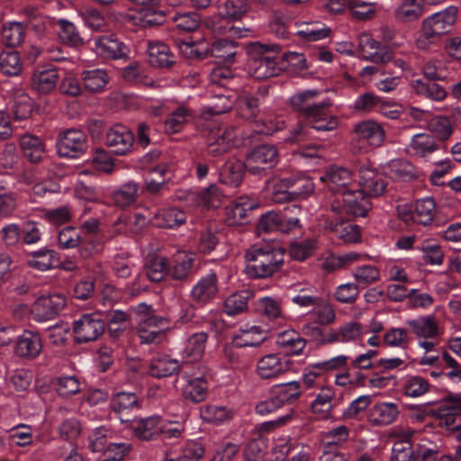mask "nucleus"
<instances>
[{
	"label": "nucleus",
	"mask_w": 461,
	"mask_h": 461,
	"mask_svg": "<svg viewBox=\"0 0 461 461\" xmlns=\"http://www.w3.org/2000/svg\"><path fill=\"white\" fill-rule=\"evenodd\" d=\"M247 70L250 77L264 80L280 74L278 48L253 42L248 46Z\"/></svg>",
	"instance_id": "nucleus-1"
},
{
	"label": "nucleus",
	"mask_w": 461,
	"mask_h": 461,
	"mask_svg": "<svg viewBox=\"0 0 461 461\" xmlns=\"http://www.w3.org/2000/svg\"><path fill=\"white\" fill-rule=\"evenodd\" d=\"M246 272L252 277L265 278L277 272L284 263V251L269 245H254L246 253Z\"/></svg>",
	"instance_id": "nucleus-2"
},
{
	"label": "nucleus",
	"mask_w": 461,
	"mask_h": 461,
	"mask_svg": "<svg viewBox=\"0 0 461 461\" xmlns=\"http://www.w3.org/2000/svg\"><path fill=\"white\" fill-rule=\"evenodd\" d=\"M369 196L360 189H348L330 202V213L364 217L370 210Z\"/></svg>",
	"instance_id": "nucleus-3"
},
{
	"label": "nucleus",
	"mask_w": 461,
	"mask_h": 461,
	"mask_svg": "<svg viewBox=\"0 0 461 461\" xmlns=\"http://www.w3.org/2000/svg\"><path fill=\"white\" fill-rule=\"evenodd\" d=\"M137 312L141 316L138 328V336L141 343H158L165 336L167 329V320L151 314V306L140 303L136 307Z\"/></svg>",
	"instance_id": "nucleus-4"
},
{
	"label": "nucleus",
	"mask_w": 461,
	"mask_h": 461,
	"mask_svg": "<svg viewBox=\"0 0 461 461\" xmlns=\"http://www.w3.org/2000/svg\"><path fill=\"white\" fill-rule=\"evenodd\" d=\"M435 202L430 197L417 200L413 203H402L397 206L400 219L409 226L429 225L434 218Z\"/></svg>",
	"instance_id": "nucleus-5"
},
{
	"label": "nucleus",
	"mask_w": 461,
	"mask_h": 461,
	"mask_svg": "<svg viewBox=\"0 0 461 461\" xmlns=\"http://www.w3.org/2000/svg\"><path fill=\"white\" fill-rule=\"evenodd\" d=\"M312 333L318 335L316 338L322 345L341 343H355L362 339L364 328L361 323L356 321H347L336 329H330L324 332L320 328H312Z\"/></svg>",
	"instance_id": "nucleus-6"
},
{
	"label": "nucleus",
	"mask_w": 461,
	"mask_h": 461,
	"mask_svg": "<svg viewBox=\"0 0 461 461\" xmlns=\"http://www.w3.org/2000/svg\"><path fill=\"white\" fill-rule=\"evenodd\" d=\"M66 297L62 294L42 295L31 306L32 319L44 322L54 319L66 305Z\"/></svg>",
	"instance_id": "nucleus-7"
},
{
	"label": "nucleus",
	"mask_w": 461,
	"mask_h": 461,
	"mask_svg": "<svg viewBox=\"0 0 461 461\" xmlns=\"http://www.w3.org/2000/svg\"><path fill=\"white\" fill-rule=\"evenodd\" d=\"M87 137L80 130L63 131L57 141V151L60 157L78 158L86 151Z\"/></svg>",
	"instance_id": "nucleus-8"
},
{
	"label": "nucleus",
	"mask_w": 461,
	"mask_h": 461,
	"mask_svg": "<svg viewBox=\"0 0 461 461\" xmlns=\"http://www.w3.org/2000/svg\"><path fill=\"white\" fill-rule=\"evenodd\" d=\"M278 153L272 145H261L249 152L245 159L244 167L253 175L260 174L277 163Z\"/></svg>",
	"instance_id": "nucleus-9"
},
{
	"label": "nucleus",
	"mask_w": 461,
	"mask_h": 461,
	"mask_svg": "<svg viewBox=\"0 0 461 461\" xmlns=\"http://www.w3.org/2000/svg\"><path fill=\"white\" fill-rule=\"evenodd\" d=\"M292 368L291 361L284 356L271 353L260 357L257 362V375L264 380L276 379Z\"/></svg>",
	"instance_id": "nucleus-10"
},
{
	"label": "nucleus",
	"mask_w": 461,
	"mask_h": 461,
	"mask_svg": "<svg viewBox=\"0 0 461 461\" xmlns=\"http://www.w3.org/2000/svg\"><path fill=\"white\" fill-rule=\"evenodd\" d=\"M104 331V323L97 313L82 315L74 321V332L78 343L97 339Z\"/></svg>",
	"instance_id": "nucleus-11"
},
{
	"label": "nucleus",
	"mask_w": 461,
	"mask_h": 461,
	"mask_svg": "<svg viewBox=\"0 0 461 461\" xmlns=\"http://www.w3.org/2000/svg\"><path fill=\"white\" fill-rule=\"evenodd\" d=\"M303 118L311 129L318 131H330L339 125L338 118L330 113L325 103L313 104Z\"/></svg>",
	"instance_id": "nucleus-12"
},
{
	"label": "nucleus",
	"mask_w": 461,
	"mask_h": 461,
	"mask_svg": "<svg viewBox=\"0 0 461 461\" xmlns=\"http://www.w3.org/2000/svg\"><path fill=\"white\" fill-rule=\"evenodd\" d=\"M42 340L39 333L25 330L14 345V355L22 359H36L42 351Z\"/></svg>",
	"instance_id": "nucleus-13"
},
{
	"label": "nucleus",
	"mask_w": 461,
	"mask_h": 461,
	"mask_svg": "<svg viewBox=\"0 0 461 461\" xmlns=\"http://www.w3.org/2000/svg\"><path fill=\"white\" fill-rule=\"evenodd\" d=\"M133 143V134L124 125L115 124L106 132L105 144L116 155L123 156L131 152Z\"/></svg>",
	"instance_id": "nucleus-14"
},
{
	"label": "nucleus",
	"mask_w": 461,
	"mask_h": 461,
	"mask_svg": "<svg viewBox=\"0 0 461 461\" xmlns=\"http://www.w3.org/2000/svg\"><path fill=\"white\" fill-rule=\"evenodd\" d=\"M405 323L419 339H437L442 334V328L434 314L420 315Z\"/></svg>",
	"instance_id": "nucleus-15"
},
{
	"label": "nucleus",
	"mask_w": 461,
	"mask_h": 461,
	"mask_svg": "<svg viewBox=\"0 0 461 461\" xmlns=\"http://www.w3.org/2000/svg\"><path fill=\"white\" fill-rule=\"evenodd\" d=\"M218 278L214 272L202 276L193 286L190 296L193 302L205 305L214 300L218 294Z\"/></svg>",
	"instance_id": "nucleus-16"
},
{
	"label": "nucleus",
	"mask_w": 461,
	"mask_h": 461,
	"mask_svg": "<svg viewBox=\"0 0 461 461\" xmlns=\"http://www.w3.org/2000/svg\"><path fill=\"white\" fill-rule=\"evenodd\" d=\"M236 133L231 127H219L210 132L207 152L212 157L221 156L235 146Z\"/></svg>",
	"instance_id": "nucleus-17"
},
{
	"label": "nucleus",
	"mask_w": 461,
	"mask_h": 461,
	"mask_svg": "<svg viewBox=\"0 0 461 461\" xmlns=\"http://www.w3.org/2000/svg\"><path fill=\"white\" fill-rule=\"evenodd\" d=\"M346 215H334L330 213L325 221V229L336 234L346 243H356L360 240L359 228L352 223H346Z\"/></svg>",
	"instance_id": "nucleus-18"
},
{
	"label": "nucleus",
	"mask_w": 461,
	"mask_h": 461,
	"mask_svg": "<svg viewBox=\"0 0 461 461\" xmlns=\"http://www.w3.org/2000/svg\"><path fill=\"white\" fill-rule=\"evenodd\" d=\"M359 185L369 197L379 196L384 192L386 182L383 174L375 167L366 165L359 169Z\"/></svg>",
	"instance_id": "nucleus-19"
},
{
	"label": "nucleus",
	"mask_w": 461,
	"mask_h": 461,
	"mask_svg": "<svg viewBox=\"0 0 461 461\" xmlns=\"http://www.w3.org/2000/svg\"><path fill=\"white\" fill-rule=\"evenodd\" d=\"M93 41L95 53L104 59H118L127 56V47L114 34L98 36Z\"/></svg>",
	"instance_id": "nucleus-20"
},
{
	"label": "nucleus",
	"mask_w": 461,
	"mask_h": 461,
	"mask_svg": "<svg viewBox=\"0 0 461 461\" xmlns=\"http://www.w3.org/2000/svg\"><path fill=\"white\" fill-rule=\"evenodd\" d=\"M321 180L327 183L329 189L335 197L353 187L352 173L345 167H331Z\"/></svg>",
	"instance_id": "nucleus-21"
},
{
	"label": "nucleus",
	"mask_w": 461,
	"mask_h": 461,
	"mask_svg": "<svg viewBox=\"0 0 461 461\" xmlns=\"http://www.w3.org/2000/svg\"><path fill=\"white\" fill-rule=\"evenodd\" d=\"M359 48L362 58L375 64H384L391 60V53L380 47V43L368 33L359 36Z\"/></svg>",
	"instance_id": "nucleus-22"
},
{
	"label": "nucleus",
	"mask_w": 461,
	"mask_h": 461,
	"mask_svg": "<svg viewBox=\"0 0 461 461\" xmlns=\"http://www.w3.org/2000/svg\"><path fill=\"white\" fill-rule=\"evenodd\" d=\"M258 206V203L249 196H240L225 209V221L229 225H239L246 221L247 213Z\"/></svg>",
	"instance_id": "nucleus-23"
},
{
	"label": "nucleus",
	"mask_w": 461,
	"mask_h": 461,
	"mask_svg": "<svg viewBox=\"0 0 461 461\" xmlns=\"http://www.w3.org/2000/svg\"><path fill=\"white\" fill-rule=\"evenodd\" d=\"M457 8L450 5L444 10L435 13L425 18L423 22L428 24L436 34L441 35L448 32L456 23Z\"/></svg>",
	"instance_id": "nucleus-24"
},
{
	"label": "nucleus",
	"mask_w": 461,
	"mask_h": 461,
	"mask_svg": "<svg viewBox=\"0 0 461 461\" xmlns=\"http://www.w3.org/2000/svg\"><path fill=\"white\" fill-rule=\"evenodd\" d=\"M267 339L266 331L258 325L245 324L232 338L236 348L258 347Z\"/></svg>",
	"instance_id": "nucleus-25"
},
{
	"label": "nucleus",
	"mask_w": 461,
	"mask_h": 461,
	"mask_svg": "<svg viewBox=\"0 0 461 461\" xmlns=\"http://www.w3.org/2000/svg\"><path fill=\"white\" fill-rule=\"evenodd\" d=\"M59 79L56 68H38L32 74L31 86L39 94H50L56 88Z\"/></svg>",
	"instance_id": "nucleus-26"
},
{
	"label": "nucleus",
	"mask_w": 461,
	"mask_h": 461,
	"mask_svg": "<svg viewBox=\"0 0 461 461\" xmlns=\"http://www.w3.org/2000/svg\"><path fill=\"white\" fill-rule=\"evenodd\" d=\"M355 133L359 141H363L371 147H379L384 140V131L382 127L374 121H363L355 126Z\"/></svg>",
	"instance_id": "nucleus-27"
},
{
	"label": "nucleus",
	"mask_w": 461,
	"mask_h": 461,
	"mask_svg": "<svg viewBox=\"0 0 461 461\" xmlns=\"http://www.w3.org/2000/svg\"><path fill=\"white\" fill-rule=\"evenodd\" d=\"M425 12L426 0H402L394 10V18L401 23H412Z\"/></svg>",
	"instance_id": "nucleus-28"
},
{
	"label": "nucleus",
	"mask_w": 461,
	"mask_h": 461,
	"mask_svg": "<svg viewBox=\"0 0 461 461\" xmlns=\"http://www.w3.org/2000/svg\"><path fill=\"white\" fill-rule=\"evenodd\" d=\"M207 339V334L203 331L191 335L181 350L182 358L188 363L200 360L203 356Z\"/></svg>",
	"instance_id": "nucleus-29"
},
{
	"label": "nucleus",
	"mask_w": 461,
	"mask_h": 461,
	"mask_svg": "<svg viewBox=\"0 0 461 461\" xmlns=\"http://www.w3.org/2000/svg\"><path fill=\"white\" fill-rule=\"evenodd\" d=\"M158 228L173 229L185 222V213L175 207L163 208L149 219Z\"/></svg>",
	"instance_id": "nucleus-30"
},
{
	"label": "nucleus",
	"mask_w": 461,
	"mask_h": 461,
	"mask_svg": "<svg viewBox=\"0 0 461 461\" xmlns=\"http://www.w3.org/2000/svg\"><path fill=\"white\" fill-rule=\"evenodd\" d=\"M113 409L122 422L131 421L130 414L139 409L138 397L135 393L120 392L113 399Z\"/></svg>",
	"instance_id": "nucleus-31"
},
{
	"label": "nucleus",
	"mask_w": 461,
	"mask_h": 461,
	"mask_svg": "<svg viewBox=\"0 0 461 461\" xmlns=\"http://www.w3.org/2000/svg\"><path fill=\"white\" fill-rule=\"evenodd\" d=\"M287 223L288 226H285L282 215L275 212H268L261 216L257 228L259 232L287 231L298 226L299 219L290 218Z\"/></svg>",
	"instance_id": "nucleus-32"
},
{
	"label": "nucleus",
	"mask_w": 461,
	"mask_h": 461,
	"mask_svg": "<svg viewBox=\"0 0 461 461\" xmlns=\"http://www.w3.org/2000/svg\"><path fill=\"white\" fill-rule=\"evenodd\" d=\"M399 415V409L393 402H379L374 405L369 413L372 424L385 426L393 423Z\"/></svg>",
	"instance_id": "nucleus-33"
},
{
	"label": "nucleus",
	"mask_w": 461,
	"mask_h": 461,
	"mask_svg": "<svg viewBox=\"0 0 461 461\" xmlns=\"http://www.w3.org/2000/svg\"><path fill=\"white\" fill-rule=\"evenodd\" d=\"M180 363L176 358L167 356L155 357L150 360L149 374L157 378L173 375L180 370Z\"/></svg>",
	"instance_id": "nucleus-34"
},
{
	"label": "nucleus",
	"mask_w": 461,
	"mask_h": 461,
	"mask_svg": "<svg viewBox=\"0 0 461 461\" xmlns=\"http://www.w3.org/2000/svg\"><path fill=\"white\" fill-rule=\"evenodd\" d=\"M185 384L183 387V396L194 402L203 401L207 394L208 384L203 376L184 375Z\"/></svg>",
	"instance_id": "nucleus-35"
},
{
	"label": "nucleus",
	"mask_w": 461,
	"mask_h": 461,
	"mask_svg": "<svg viewBox=\"0 0 461 461\" xmlns=\"http://www.w3.org/2000/svg\"><path fill=\"white\" fill-rule=\"evenodd\" d=\"M20 147L23 156L32 163L40 162L46 153L43 141L34 135L26 134L20 140Z\"/></svg>",
	"instance_id": "nucleus-36"
},
{
	"label": "nucleus",
	"mask_w": 461,
	"mask_h": 461,
	"mask_svg": "<svg viewBox=\"0 0 461 461\" xmlns=\"http://www.w3.org/2000/svg\"><path fill=\"white\" fill-rule=\"evenodd\" d=\"M233 410L221 404H208L201 408V418L209 423L219 425L230 421L233 418Z\"/></svg>",
	"instance_id": "nucleus-37"
},
{
	"label": "nucleus",
	"mask_w": 461,
	"mask_h": 461,
	"mask_svg": "<svg viewBox=\"0 0 461 461\" xmlns=\"http://www.w3.org/2000/svg\"><path fill=\"white\" fill-rule=\"evenodd\" d=\"M438 149L432 136L418 133L412 136L408 149L412 156L426 158Z\"/></svg>",
	"instance_id": "nucleus-38"
},
{
	"label": "nucleus",
	"mask_w": 461,
	"mask_h": 461,
	"mask_svg": "<svg viewBox=\"0 0 461 461\" xmlns=\"http://www.w3.org/2000/svg\"><path fill=\"white\" fill-rule=\"evenodd\" d=\"M331 30L323 23L312 21L299 25L296 34L307 41H317L327 38Z\"/></svg>",
	"instance_id": "nucleus-39"
},
{
	"label": "nucleus",
	"mask_w": 461,
	"mask_h": 461,
	"mask_svg": "<svg viewBox=\"0 0 461 461\" xmlns=\"http://www.w3.org/2000/svg\"><path fill=\"white\" fill-rule=\"evenodd\" d=\"M193 263L194 256L192 253L178 252L175 255L171 266L168 267V274L176 280H183L188 276Z\"/></svg>",
	"instance_id": "nucleus-40"
},
{
	"label": "nucleus",
	"mask_w": 461,
	"mask_h": 461,
	"mask_svg": "<svg viewBox=\"0 0 461 461\" xmlns=\"http://www.w3.org/2000/svg\"><path fill=\"white\" fill-rule=\"evenodd\" d=\"M149 61L151 65L167 68L174 63V55L167 45L162 42H151L148 45Z\"/></svg>",
	"instance_id": "nucleus-41"
},
{
	"label": "nucleus",
	"mask_w": 461,
	"mask_h": 461,
	"mask_svg": "<svg viewBox=\"0 0 461 461\" xmlns=\"http://www.w3.org/2000/svg\"><path fill=\"white\" fill-rule=\"evenodd\" d=\"M258 312L268 321L281 322L285 320L281 302L273 297H261L257 300Z\"/></svg>",
	"instance_id": "nucleus-42"
},
{
	"label": "nucleus",
	"mask_w": 461,
	"mask_h": 461,
	"mask_svg": "<svg viewBox=\"0 0 461 461\" xmlns=\"http://www.w3.org/2000/svg\"><path fill=\"white\" fill-rule=\"evenodd\" d=\"M267 190L274 203H283L293 200L288 177H274L268 182Z\"/></svg>",
	"instance_id": "nucleus-43"
},
{
	"label": "nucleus",
	"mask_w": 461,
	"mask_h": 461,
	"mask_svg": "<svg viewBox=\"0 0 461 461\" xmlns=\"http://www.w3.org/2000/svg\"><path fill=\"white\" fill-rule=\"evenodd\" d=\"M288 179L293 200L304 199L314 191L315 185L308 176L298 174L289 176Z\"/></svg>",
	"instance_id": "nucleus-44"
},
{
	"label": "nucleus",
	"mask_w": 461,
	"mask_h": 461,
	"mask_svg": "<svg viewBox=\"0 0 461 461\" xmlns=\"http://www.w3.org/2000/svg\"><path fill=\"white\" fill-rule=\"evenodd\" d=\"M303 393L302 385L297 381L280 384L275 386L274 393L282 407L295 402Z\"/></svg>",
	"instance_id": "nucleus-45"
},
{
	"label": "nucleus",
	"mask_w": 461,
	"mask_h": 461,
	"mask_svg": "<svg viewBox=\"0 0 461 461\" xmlns=\"http://www.w3.org/2000/svg\"><path fill=\"white\" fill-rule=\"evenodd\" d=\"M402 439L396 441L392 448L391 461H411L414 458V451L411 442L408 440L413 434L410 429L401 431Z\"/></svg>",
	"instance_id": "nucleus-46"
},
{
	"label": "nucleus",
	"mask_w": 461,
	"mask_h": 461,
	"mask_svg": "<svg viewBox=\"0 0 461 461\" xmlns=\"http://www.w3.org/2000/svg\"><path fill=\"white\" fill-rule=\"evenodd\" d=\"M244 163L231 159L227 161L220 174L221 181L230 186H238L243 178Z\"/></svg>",
	"instance_id": "nucleus-47"
},
{
	"label": "nucleus",
	"mask_w": 461,
	"mask_h": 461,
	"mask_svg": "<svg viewBox=\"0 0 461 461\" xmlns=\"http://www.w3.org/2000/svg\"><path fill=\"white\" fill-rule=\"evenodd\" d=\"M248 4L246 0H225L219 6V16L224 20L238 21L246 14Z\"/></svg>",
	"instance_id": "nucleus-48"
},
{
	"label": "nucleus",
	"mask_w": 461,
	"mask_h": 461,
	"mask_svg": "<svg viewBox=\"0 0 461 461\" xmlns=\"http://www.w3.org/2000/svg\"><path fill=\"white\" fill-rule=\"evenodd\" d=\"M276 343L292 355L301 354L306 345L305 340L294 330H286L280 333L276 339Z\"/></svg>",
	"instance_id": "nucleus-49"
},
{
	"label": "nucleus",
	"mask_w": 461,
	"mask_h": 461,
	"mask_svg": "<svg viewBox=\"0 0 461 461\" xmlns=\"http://www.w3.org/2000/svg\"><path fill=\"white\" fill-rule=\"evenodd\" d=\"M429 383L427 379L419 375L405 377L402 382V391L404 395L417 398L429 391Z\"/></svg>",
	"instance_id": "nucleus-50"
},
{
	"label": "nucleus",
	"mask_w": 461,
	"mask_h": 461,
	"mask_svg": "<svg viewBox=\"0 0 461 461\" xmlns=\"http://www.w3.org/2000/svg\"><path fill=\"white\" fill-rule=\"evenodd\" d=\"M162 420L158 416L142 419L134 427V431L140 438L149 440L160 434Z\"/></svg>",
	"instance_id": "nucleus-51"
},
{
	"label": "nucleus",
	"mask_w": 461,
	"mask_h": 461,
	"mask_svg": "<svg viewBox=\"0 0 461 461\" xmlns=\"http://www.w3.org/2000/svg\"><path fill=\"white\" fill-rule=\"evenodd\" d=\"M348 6L352 16L359 21L371 20L377 12L375 3L364 0H348Z\"/></svg>",
	"instance_id": "nucleus-52"
},
{
	"label": "nucleus",
	"mask_w": 461,
	"mask_h": 461,
	"mask_svg": "<svg viewBox=\"0 0 461 461\" xmlns=\"http://www.w3.org/2000/svg\"><path fill=\"white\" fill-rule=\"evenodd\" d=\"M56 23L59 26L58 34L62 43L72 47L82 44L83 40L72 22L66 19H59Z\"/></svg>",
	"instance_id": "nucleus-53"
},
{
	"label": "nucleus",
	"mask_w": 461,
	"mask_h": 461,
	"mask_svg": "<svg viewBox=\"0 0 461 461\" xmlns=\"http://www.w3.org/2000/svg\"><path fill=\"white\" fill-rule=\"evenodd\" d=\"M193 115L185 106H180L171 113L170 116L165 122V130L167 133L173 134L180 131Z\"/></svg>",
	"instance_id": "nucleus-54"
},
{
	"label": "nucleus",
	"mask_w": 461,
	"mask_h": 461,
	"mask_svg": "<svg viewBox=\"0 0 461 461\" xmlns=\"http://www.w3.org/2000/svg\"><path fill=\"white\" fill-rule=\"evenodd\" d=\"M410 340L409 332L404 328H390L384 332L383 338V342L385 346L401 349H406Z\"/></svg>",
	"instance_id": "nucleus-55"
},
{
	"label": "nucleus",
	"mask_w": 461,
	"mask_h": 461,
	"mask_svg": "<svg viewBox=\"0 0 461 461\" xmlns=\"http://www.w3.org/2000/svg\"><path fill=\"white\" fill-rule=\"evenodd\" d=\"M108 75L104 69H93L82 74V80L86 89L90 92L103 90L108 83Z\"/></svg>",
	"instance_id": "nucleus-56"
},
{
	"label": "nucleus",
	"mask_w": 461,
	"mask_h": 461,
	"mask_svg": "<svg viewBox=\"0 0 461 461\" xmlns=\"http://www.w3.org/2000/svg\"><path fill=\"white\" fill-rule=\"evenodd\" d=\"M412 87L417 94L434 101H442L447 96V91L437 83H426L420 79L412 81Z\"/></svg>",
	"instance_id": "nucleus-57"
},
{
	"label": "nucleus",
	"mask_w": 461,
	"mask_h": 461,
	"mask_svg": "<svg viewBox=\"0 0 461 461\" xmlns=\"http://www.w3.org/2000/svg\"><path fill=\"white\" fill-rule=\"evenodd\" d=\"M179 52L189 59H203L206 57L209 48L205 41H182L178 43Z\"/></svg>",
	"instance_id": "nucleus-58"
},
{
	"label": "nucleus",
	"mask_w": 461,
	"mask_h": 461,
	"mask_svg": "<svg viewBox=\"0 0 461 461\" xmlns=\"http://www.w3.org/2000/svg\"><path fill=\"white\" fill-rule=\"evenodd\" d=\"M138 185L130 182L122 185L113 194V201L119 207H125L133 203L138 196Z\"/></svg>",
	"instance_id": "nucleus-59"
},
{
	"label": "nucleus",
	"mask_w": 461,
	"mask_h": 461,
	"mask_svg": "<svg viewBox=\"0 0 461 461\" xmlns=\"http://www.w3.org/2000/svg\"><path fill=\"white\" fill-rule=\"evenodd\" d=\"M249 294L247 293H234L228 296L223 304V311L229 316L242 313L248 308Z\"/></svg>",
	"instance_id": "nucleus-60"
},
{
	"label": "nucleus",
	"mask_w": 461,
	"mask_h": 461,
	"mask_svg": "<svg viewBox=\"0 0 461 461\" xmlns=\"http://www.w3.org/2000/svg\"><path fill=\"white\" fill-rule=\"evenodd\" d=\"M0 69L7 76H17L22 71L19 54L14 50L3 51L0 54Z\"/></svg>",
	"instance_id": "nucleus-61"
},
{
	"label": "nucleus",
	"mask_w": 461,
	"mask_h": 461,
	"mask_svg": "<svg viewBox=\"0 0 461 461\" xmlns=\"http://www.w3.org/2000/svg\"><path fill=\"white\" fill-rule=\"evenodd\" d=\"M335 393L330 387L321 388L312 402V410L316 414L327 416L332 407Z\"/></svg>",
	"instance_id": "nucleus-62"
},
{
	"label": "nucleus",
	"mask_w": 461,
	"mask_h": 461,
	"mask_svg": "<svg viewBox=\"0 0 461 461\" xmlns=\"http://www.w3.org/2000/svg\"><path fill=\"white\" fill-rule=\"evenodd\" d=\"M235 104L242 117L251 119L258 112V100L254 95L247 92H242L235 95Z\"/></svg>",
	"instance_id": "nucleus-63"
},
{
	"label": "nucleus",
	"mask_w": 461,
	"mask_h": 461,
	"mask_svg": "<svg viewBox=\"0 0 461 461\" xmlns=\"http://www.w3.org/2000/svg\"><path fill=\"white\" fill-rule=\"evenodd\" d=\"M428 127L430 132L433 133L438 140L442 141L448 140L453 133L452 124L448 118L445 116H435L431 118Z\"/></svg>",
	"instance_id": "nucleus-64"
}]
</instances>
